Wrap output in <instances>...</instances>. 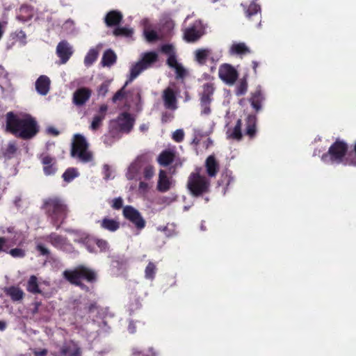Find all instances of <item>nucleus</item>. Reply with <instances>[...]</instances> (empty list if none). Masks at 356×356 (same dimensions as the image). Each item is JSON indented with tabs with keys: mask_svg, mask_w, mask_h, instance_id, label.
<instances>
[{
	"mask_svg": "<svg viewBox=\"0 0 356 356\" xmlns=\"http://www.w3.org/2000/svg\"><path fill=\"white\" fill-rule=\"evenodd\" d=\"M70 156L83 163L93 161V154L89 150V144L83 136L76 134L73 137Z\"/></svg>",
	"mask_w": 356,
	"mask_h": 356,
	"instance_id": "4",
	"label": "nucleus"
},
{
	"mask_svg": "<svg viewBox=\"0 0 356 356\" xmlns=\"http://www.w3.org/2000/svg\"><path fill=\"white\" fill-rule=\"evenodd\" d=\"M111 207L113 209L119 210L123 207V200L121 197H115L112 200V203L111 204Z\"/></svg>",
	"mask_w": 356,
	"mask_h": 356,
	"instance_id": "51",
	"label": "nucleus"
},
{
	"mask_svg": "<svg viewBox=\"0 0 356 356\" xmlns=\"http://www.w3.org/2000/svg\"><path fill=\"white\" fill-rule=\"evenodd\" d=\"M205 168L207 173L210 177H215L219 171V163L216 161L215 156H209L205 161Z\"/></svg>",
	"mask_w": 356,
	"mask_h": 356,
	"instance_id": "25",
	"label": "nucleus"
},
{
	"mask_svg": "<svg viewBox=\"0 0 356 356\" xmlns=\"http://www.w3.org/2000/svg\"><path fill=\"white\" fill-rule=\"evenodd\" d=\"M60 353L63 355L80 356L81 350V348L76 346H63L60 349Z\"/></svg>",
	"mask_w": 356,
	"mask_h": 356,
	"instance_id": "35",
	"label": "nucleus"
},
{
	"mask_svg": "<svg viewBox=\"0 0 356 356\" xmlns=\"http://www.w3.org/2000/svg\"><path fill=\"white\" fill-rule=\"evenodd\" d=\"M214 90L213 83H206L202 86V92L200 94V105L202 108V114L209 115L211 113L210 104Z\"/></svg>",
	"mask_w": 356,
	"mask_h": 356,
	"instance_id": "8",
	"label": "nucleus"
},
{
	"mask_svg": "<svg viewBox=\"0 0 356 356\" xmlns=\"http://www.w3.org/2000/svg\"><path fill=\"white\" fill-rule=\"evenodd\" d=\"M346 165L356 167V142L354 144L353 152H349L346 156Z\"/></svg>",
	"mask_w": 356,
	"mask_h": 356,
	"instance_id": "45",
	"label": "nucleus"
},
{
	"mask_svg": "<svg viewBox=\"0 0 356 356\" xmlns=\"http://www.w3.org/2000/svg\"><path fill=\"white\" fill-rule=\"evenodd\" d=\"M348 144L339 139H337L329 147L327 152L323 154L321 160L327 163H343L346 165V156L348 154Z\"/></svg>",
	"mask_w": 356,
	"mask_h": 356,
	"instance_id": "6",
	"label": "nucleus"
},
{
	"mask_svg": "<svg viewBox=\"0 0 356 356\" xmlns=\"http://www.w3.org/2000/svg\"><path fill=\"white\" fill-rule=\"evenodd\" d=\"M98 309V306L95 302H91L89 304V305L87 307V310L88 313H92L95 310Z\"/></svg>",
	"mask_w": 356,
	"mask_h": 356,
	"instance_id": "62",
	"label": "nucleus"
},
{
	"mask_svg": "<svg viewBox=\"0 0 356 356\" xmlns=\"http://www.w3.org/2000/svg\"><path fill=\"white\" fill-rule=\"evenodd\" d=\"M79 172L76 169L73 168H67L63 174L62 177L66 182L72 181L75 177H78Z\"/></svg>",
	"mask_w": 356,
	"mask_h": 356,
	"instance_id": "41",
	"label": "nucleus"
},
{
	"mask_svg": "<svg viewBox=\"0 0 356 356\" xmlns=\"http://www.w3.org/2000/svg\"><path fill=\"white\" fill-rule=\"evenodd\" d=\"M265 97L261 91V86H258L256 90L251 93L249 102L251 106L257 113L261 110V104L264 101Z\"/></svg>",
	"mask_w": 356,
	"mask_h": 356,
	"instance_id": "19",
	"label": "nucleus"
},
{
	"mask_svg": "<svg viewBox=\"0 0 356 356\" xmlns=\"http://www.w3.org/2000/svg\"><path fill=\"white\" fill-rule=\"evenodd\" d=\"M170 186L171 182L167 176L166 172L163 170H160L157 184V190L161 193H165L170 190Z\"/></svg>",
	"mask_w": 356,
	"mask_h": 356,
	"instance_id": "27",
	"label": "nucleus"
},
{
	"mask_svg": "<svg viewBox=\"0 0 356 356\" xmlns=\"http://www.w3.org/2000/svg\"><path fill=\"white\" fill-rule=\"evenodd\" d=\"M253 0L249 5L241 3L245 17L250 20H259L258 26H260L261 22V8L259 4Z\"/></svg>",
	"mask_w": 356,
	"mask_h": 356,
	"instance_id": "13",
	"label": "nucleus"
},
{
	"mask_svg": "<svg viewBox=\"0 0 356 356\" xmlns=\"http://www.w3.org/2000/svg\"><path fill=\"white\" fill-rule=\"evenodd\" d=\"M175 78L177 80H183L188 75L187 70L183 67L181 64H179L175 68Z\"/></svg>",
	"mask_w": 356,
	"mask_h": 356,
	"instance_id": "46",
	"label": "nucleus"
},
{
	"mask_svg": "<svg viewBox=\"0 0 356 356\" xmlns=\"http://www.w3.org/2000/svg\"><path fill=\"white\" fill-rule=\"evenodd\" d=\"M63 277L71 284L79 287L86 292L90 291L89 287L82 282V280L89 283L97 281L96 273L83 265H79L72 270H65L63 273Z\"/></svg>",
	"mask_w": 356,
	"mask_h": 356,
	"instance_id": "3",
	"label": "nucleus"
},
{
	"mask_svg": "<svg viewBox=\"0 0 356 356\" xmlns=\"http://www.w3.org/2000/svg\"><path fill=\"white\" fill-rule=\"evenodd\" d=\"M42 209L56 229L65 222L69 209L65 201L59 196H51L43 200Z\"/></svg>",
	"mask_w": 356,
	"mask_h": 356,
	"instance_id": "2",
	"label": "nucleus"
},
{
	"mask_svg": "<svg viewBox=\"0 0 356 356\" xmlns=\"http://www.w3.org/2000/svg\"><path fill=\"white\" fill-rule=\"evenodd\" d=\"M233 181V178L226 173L225 175L222 174L220 179L218 181L220 185L225 184L227 187L231 184Z\"/></svg>",
	"mask_w": 356,
	"mask_h": 356,
	"instance_id": "54",
	"label": "nucleus"
},
{
	"mask_svg": "<svg viewBox=\"0 0 356 356\" xmlns=\"http://www.w3.org/2000/svg\"><path fill=\"white\" fill-rule=\"evenodd\" d=\"M121 133L122 131L115 124L112 120L109 122L108 134H110L113 138L119 140L121 138Z\"/></svg>",
	"mask_w": 356,
	"mask_h": 356,
	"instance_id": "39",
	"label": "nucleus"
},
{
	"mask_svg": "<svg viewBox=\"0 0 356 356\" xmlns=\"http://www.w3.org/2000/svg\"><path fill=\"white\" fill-rule=\"evenodd\" d=\"M103 142L106 146H111L116 140L115 138H113L111 136H110L109 134H104L102 137Z\"/></svg>",
	"mask_w": 356,
	"mask_h": 356,
	"instance_id": "57",
	"label": "nucleus"
},
{
	"mask_svg": "<svg viewBox=\"0 0 356 356\" xmlns=\"http://www.w3.org/2000/svg\"><path fill=\"white\" fill-rule=\"evenodd\" d=\"M134 31L132 29H129L126 27H116L113 30V35L115 36H124V37H131L133 34Z\"/></svg>",
	"mask_w": 356,
	"mask_h": 356,
	"instance_id": "42",
	"label": "nucleus"
},
{
	"mask_svg": "<svg viewBox=\"0 0 356 356\" xmlns=\"http://www.w3.org/2000/svg\"><path fill=\"white\" fill-rule=\"evenodd\" d=\"M8 238L4 236H0V254L6 252L10 246L8 244Z\"/></svg>",
	"mask_w": 356,
	"mask_h": 356,
	"instance_id": "49",
	"label": "nucleus"
},
{
	"mask_svg": "<svg viewBox=\"0 0 356 356\" xmlns=\"http://www.w3.org/2000/svg\"><path fill=\"white\" fill-rule=\"evenodd\" d=\"M17 151V143L15 141H10L8 143L5 152L4 156L8 158H12L16 154Z\"/></svg>",
	"mask_w": 356,
	"mask_h": 356,
	"instance_id": "43",
	"label": "nucleus"
},
{
	"mask_svg": "<svg viewBox=\"0 0 356 356\" xmlns=\"http://www.w3.org/2000/svg\"><path fill=\"white\" fill-rule=\"evenodd\" d=\"M108 111V106L106 104H102L98 111V113L95 115L90 128L92 131H97L102 125V122L105 119Z\"/></svg>",
	"mask_w": 356,
	"mask_h": 356,
	"instance_id": "20",
	"label": "nucleus"
},
{
	"mask_svg": "<svg viewBox=\"0 0 356 356\" xmlns=\"http://www.w3.org/2000/svg\"><path fill=\"white\" fill-rule=\"evenodd\" d=\"M242 120L238 119L233 129H229L227 131L228 138H231L237 141L241 140L243 138L242 134Z\"/></svg>",
	"mask_w": 356,
	"mask_h": 356,
	"instance_id": "28",
	"label": "nucleus"
},
{
	"mask_svg": "<svg viewBox=\"0 0 356 356\" xmlns=\"http://www.w3.org/2000/svg\"><path fill=\"white\" fill-rule=\"evenodd\" d=\"M123 18L121 12L118 10L109 11L104 17V22L108 27L115 26L120 24Z\"/></svg>",
	"mask_w": 356,
	"mask_h": 356,
	"instance_id": "24",
	"label": "nucleus"
},
{
	"mask_svg": "<svg viewBox=\"0 0 356 356\" xmlns=\"http://www.w3.org/2000/svg\"><path fill=\"white\" fill-rule=\"evenodd\" d=\"M158 59V55L154 51H149L145 53L139 61L143 63V65L146 66V69L149 67L152 64L155 63Z\"/></svg>",
	"mask_w": 356,
	"mask_h": 356,
	"instance_id": "34",
	"label": "nucleus"
},
{
	"mask_svg": "<svg viewBox=\"0 0 356 356\" xmlns=\"http://www.w3.org/2000/svg\"><path fill=\"white\" fill-rule=\"evenodd\" d=\"M157 267L155 263L149 261L145 269V277L153 280L155 278Z\"/></svg>",
	"mask_w": 356,
	"mask_h": 356,
	"instance_id": "37",
	"label": "nucleus"
},
{
	"mask_svg": "<svg viewBox=\"0 0 356 356\" xmlns=\"http://www.w3.org/2000/svg\"><path fill=\"white\" fill-rule=\"evenodd\" d=\"M6 131L23 140L33 138L39 132L37 121L31 115L19 118L10 111L6 115Z\"/></svg>",
	"mask_w": 356,
	"mask_h": 356,
	"instance_id": "1",
	"label": "nucleus"
},
{
	"mask_svg": "<svg viewBox=\"0 0 356 356\" xmlns=\"http://www.w3.org/2000/svg\"><path fill=\"white\" fill-rule=\"evenodd\" d=\"M162 99L165 108L172 111L177 108L176 94L174 90L170 87L166 88L163 91Z\"/></svg>",
	"mask_w": 356,
	"mask_h": 356,
	"instance_id": "17",
	"label": "nucleus"
},
{
	"mask_svg": "<svg viewBox=\"0 0 356 356\" xmlns=\"http://www.w3.org/2000/svg\"><path fill=\"white\" fill-rule=\"evenodd\" d=\"M45 240L58 250H65L68 246H71V244L68 243L66 237L55 232H52L47 235L45 237Z\"/></svg>",
	"mask_w": 356,
	"mask_h": 356,
	"instance_id": "16",
	"label": "nucleus"
},
{
	"mask_svg": "<svg viewBox=\"0 0 356 356\" xmlns=\"http://www.w3.org/2000/svg\"><path fill=\"white\" fill-rule=\"evenodd\" d=\"M184 138V132L182 129H177L172 134V139L177 143H181Z\"/></svg>",
	"mask_w": 356,
	"mask_h": 356,
	"instance_id": "53",
	"label": "nucleus"
},
{
	"mask_svg": "<svg viewBox=\"0 0 356 356\" xmlns=\"http://www.w3.org/2000/svg\"><path fill=\"white\" fill-rule=\"evenodd\" d=\"M74 53L73 47L67 40H61L56 47V54L60 58V64H65Z\"/></svg>",
	"mask_w": 356,
	"mask_h": 356,
	"instance_id": "15",
	"label": "nucleus"
},
{
	"mask_svg": "<svg viewBox=\"0 0 356 356\" xmlns=\"http://www.w3.org/2000/svg\"><path fill=\"white\" fill-rule=\"evenodd\" d=\"M117 60V56L111 49H107L104 51L101 63L104 67H110L113 65Z\"/></svg>",
	"mask_w": 356,
	"mask_h": 356,
	"instance_id": "30",
	"label": "nucleus"
},
{
	"mask_svg": "<svg viewBox=\"0 0 356 356\" xmlns=\"http://www.w3.org/2000/svg\"><path fill=\"white\" fill-rule=\"evenodd\" d=\"M167 64L169 67L173 69L180 64L177 62L175 54H172L168 56L167 59Z\"/></svg>",
	"mask_w": 356,
	"mask_h": 356,
	"instance_id": "56",
	"label": "nucleus"
},
{
	"mask_svg": "<svg viewBox=\"0 0 356 356\" xmlns=\"http://www.w3.org/2000/svg\"><path fill=\"white\" fill-rule=\"evenodd\" d=\"M5 293L15 302L22 300L24 296V291L19 287L15 286L6 288Z\"/></svg>",
	"mask_w": 356,
	"mask_h": 356,
	"instance_id": "29",
	"label": "nucleus"
},
{
	"mask_svg": "<svg viewBox=\"0 0 356 356\" xmlns=\"http://www.w3.org/2000/svg\"><path fill=\"white\" fill-rule=\"evenodd\" d=\"M145 70H146V66L143 65V63L140 61L132 65L130 70L129 78L126 81L125 86H127L129 83L134 81Z\"/></svg>",
	"mask_w": 356,
	"mask_h": 356,
	"instance_id": "32",
	"label": "nucleus"
},
{
	"mask_svg": "<svg viewBox=\"0 0 356 356\" xmlns=\"http://www.w3.org/2000/svg\"><path fill=\"white\" fill-rule=\"evenodd\" d=\"M124 218L131 222L138 230H142L146 226V221L141 213L134 207L127 205L122 210Z\"/></svg>",
	"mask_w": 356,
	"mask_h": 356,
	"instance_id": "7",
	"label": "nucleus"
},
{
	"mask_svg": "<svg viewBox=\"0 0 356 356\" xmlns=\"http://www.w3.org/2000/svg\"><path fill=\"white\" fill-rule=\"evenodd\" d=\"M211 51L209 49H198L195 52V60L201 65L206 63Z\"/></svg>",
	"mask_w": 356,
	"mask_h": 356,
	"instance_id": "33",
	"label": "nucleus"
},
{
	"mask_svg": "<svg viewBox=\"0 0 356 356\" xmlns=\"http://www.w3.org/2000/svg\"><path fill=\"white\" fill-rule=\"evenodd\" d=\"M35 249L42 256H48L50 254L49 250L43 244H37Z\"/></svg>",
	"mask_w": 356,
	"mask_h": 356,
	"instance_id": "58",
	"label": "nucleus"
},
{
	"mask_svg": "<svg viewBox=\"0 0 356 356\" xmlns=\"http://www.w3.org/2000/svg\"><path fill=\"white\" fill-rule=\"evenodd\" d=\"M174 26V22L170 19H168L165 21L164 24H163V29H166L167 31L169 32L173 29Z\"/></svg>",
	"mask_w": 356,
	"mask_h": 356,
	"instance_id": "61",
	"label": "nucleus"
},
{
	"mask_svg": "<svg viewBox=\"0 0 356 356\" xmlns=\"http://www.w3.org/2000/svg\"><path fill=\"white\" fill-rule=\"evenodd\" d=\"M42 165L43 172L46 176H51L56 174L57 168L56 159L48 154H42L39 157Z\"/></svg>",
	"mask_w": 356,
	"mask_h": 356,
	"instance_id": "14",
	"label": "nucleus"
},
{
	"mask_svg": "<svg viewBox=\"0 0 356 356\" xmlns=\"http://www.w3.org/2000/svg\"><path fill=\"white\" fill-rule=\"evenodd\" d=\"M132 356H157L153 348H149L147 352L140 350L138 348L134 347L131 349Z\"/></svg>",
	"mask_w": 356,
	"mask_h": 356,
	"instance_id": "40",
	"label": "nucleus"
},
{
	"mask_svg": "<svg viewBox=\"0 0 356 356\" xmlns=\"http://www.w3.org/2000/svg\"><path fill=\"white\" fill-rule=\"evenodd\" d=\"M26 291L33 294H42V292L39 287L38 278L35 275H31L26 284Z\"/></svg>",
	"mask_w": 356,
	"mask_h": 356,
	"instance_id": "31",
	"label": "nucleus"
},
{
	"mask_svg": "<svg viewBox=\"0 0 356 356\" xmlns=\"http://www.w3.org/2000/svg\"><path fill=\"white\" fill-rule=\"evenodd\" d=\"M175 157L176 152L174 149H166L159 154L156 161L161 166L166 167L174 163Z\"/></svg>",
	"mask_w": 356,
	"mask_h": 356,
	"instance_id": "18",
	"label": "nucleus"
},
{
	"mask_svg": "<svg viewBox=\"0 0 356 356\" xmlns=\"http://www.w3.org/2000/svg\"><path fill=\"white\" fill-rule=\"evenodd\" d=\"M248 81L245 77L240 79L238 85L236 86L235 94L236 96L244 95L248 91Z\"/></svg>",
	"mask_w": 356,
	"mask_h": 356,
	"instance_id": "38",
	"label": "nucleus"
},
{
	"mask_svg": "<svg viewBox=\"0 0 356 356\" xmlns=\"http://www.w3.org/2000/svg\"><path fill=\"white\" fill-rule=\"evenodd\" d=\"M94 238H87L85 240V245L86 248L90 252H96L93 245H95V243L92 242Z\"/></svg>",
	"mask_w": 356,
	"mask_h": 356,
	"instance_id": "59",
	"label": "nucleus"
},
{
	"mask_svg": "<svg viewBox=\"0 0 356 356\" xmlns=\"http://www.w3.org/2000/svg\"><path fill=\"white\" fill-rule=\"evenodd\" d=\"M47 132L53 136H56L59 134V131L56 129H55L52 127H50L47 129Z\"/></svg>",
	"mask_w": 356,
	"mask_h": 356,
	"instance_id": "64",
	"label": "nucleus"
},
{
	"mask_svg": "<svg viewBox=\"0 0 356 356\" xmlns=\"http://www.w3.org/2000/svg\"><path fill=\"white\" fill-rule=\"evenodd\" d=\"M100 227L104 230L111 232H115L120 229V223L116 219H111L108 217H104L97 222Z\"/></svg>",
	"mask_w": 356,
	"mask_h": 356,
	"instance_id": "23",
	"label": "nucleus"
},
{
	"mask_svg": "<svg viewBox=\"0 0 356 356\" xmlns=\"http://www.w3.org/2000/svg\"><path fill=\"white\" fill-rule=\"evenodd\" d=\"M108 88H109V82L108 81L103 82L99 86V88L97 89L98 95L104 97L108 91Z\"/></svg>",
	"mask_w": 356,
	"mask_h": 356,
	"instance_id": "50",
	"label": "nucleus"
},
{
	"mask_svg": "<svg viewBox=\"0 0 356 356\" xmlns=\"http://www.w3.org/2000/svg\"><path fill=\"white\" fill-rule=\"evenodd\" d=\"M145 35L147 40L149 42L156 41L159 38L156 32L154 30L145 31Z\"/></svg>",
	"mask_w": 356,
	"mask_h": 356,
	"instance_id": "55",
	"label": "nucleus"
},
{
	"mask_svg": "<svg viewBox=\"0 0 356 356\" xmlns=\"http://www.w3.org/2000/svg\"><path fill=\"white\" fill-rule=\"evenodd\" d=\"M112 120L124 134H129L135 124V118L127 112L121 113L115 119Z\"/></svg>",
	"mask_w": 356,
	"mask_h": 356,
	"instance_id": "11",
	"label": "nucleus"
},
{
	"mask_svg": "<svg viewBox=\"0 0 356 356\" xmlns=\"http://www.w3.org/2000/svg\"><path fill=\"white\" fill-rule=\"evenodd\" d=\"M92 242L95 243V245L99 249L100 252H106L109 250V244L106 240L102 238H94Z\"/></svg>",
	"mask_w": 356,
	"mask_h": 356,
	"instance_id": "44",
	"label": "nucleus"
},
{
	"mask_svg": "<svg viewBox=\"0 0 356 356\" xmlns=\"http://www.w3.org/2000/svg\"><path fill=\"white\" fill-rule=\"evenodd\" d=\"M99 51L97 49L92 48L87 53L84 58V64L86 66L89 67L92 65L97 59Z\"/></svg>",
	"mask_w": 356,
	"mask_h": 356,
	"instance_id": "36",
	"label": "nucleus"
},
{
	"mask_svg": "<svg viewBox=\"0 0 356 356\" xmlns=\"http://www.w3.org/2000/svg\"><path fill=\"white\" fill-rule=\"evenodd\" d=\"M51 81L46 75L40 76L35 81V90L41 95H46L50 89Z\"/></svg>",
	"mask_w": 356,
	"mask_h": 356,
	"instance_id": "22",
	"label": "nucleus"
},
{
	"mask_svg": "<svg viewBox=\"0 0 356 356\" xmlns=\"http://www.w3.org/2000/svg\"><path fill=\"white\" fill-rule=\"evenodd\" d=\"M186 186L191 195L197 197L209 193L211 182L207 177L200 174V170H196L188 176Z\"/></svg>",
	"mask_w": 356,
	"mask_h": 356,
	"instance_id": "5",
	"label": "nucleus"
},
{
	"mask_svg": "<svg viewBox=\"0 0 356 356\" xmlns=\"http://www.w3.org/2000/svg\"><path fill=\"white\" fill-rule=\"evenodd\" d=\"M92 90L87 87L78 88L72 95V104L76 107L83 106L92 96Z\"/></svg>",
	"mask_w": 356,
	"mask_h": 356,
	"instance_id": "12",
	"label": "nucleus"
},
{
	"mask_svg": "<svg viewBox=\"0 0 356 356\" xmlns=\"http://www.w3.org/2000/svg\"><path fill=\"white\" fill-rule=\"evenodd\" d=\"M257 118L255 115L250 114L245 119V134L250 139L255 137L257 134Z\"/></svg>",
	"mask_w": 356,
	"mask_h": 356,
	"instance_id": "21",
	"label": "nucleus"
},
{
	"mask_svg": "<svg viewBox=\"0 0 356 356\" xmlns=\"http://www.w3.org/2000/svg\"><path fill=\"white\" fill-rule=\"evenodd\" d=\"M128 331L131 334H134L136 331V327L133 321H131L129 323Z\"/></svg>",
	"mask_w": 356,
	"mask_h": 356,
	"instance_id": "63",
	"label": "nucleus"
},
{
	"mask_svg": "<svg viewBox=\"0 0 356 356\" xmlns=\"http://www.w3.org/2000/svg\"><path fill=\"white\" fill-rule=\"evenodd\" d=\"M126 86H127L124 85L120 90L117 91L115 93V95L113 96L112 101L114 103L117 102L118 101L122 100L124 97V95H125L124 88Z\"/></svg>",
	"mask_w": 356,
	"mask_h": 356,
	"instance_id": "52",
	"label": "nucleus"
},
{
	"mask_svg": "<svg viewBox=\"0 0 356 356\" xmlns=\"http://www.w3.org/2000/svg\"><path fill=\"white\" fill-rule=\"evenodd\" d=\"M161 51L163 53H164L165 54H168L169 56L172 54H175L174 48L172 44H163L161 47Z\"/></svg>",
	"mask_w": 356,
	"mask_h": 356,
	"instance_id": "60",
	"label": "nucleus"
},
{
	"mask_svg": "<svg viewBox=\"0 0 356 356\" xmlns=\"http://www.w3.org/2000/svg\"><path fill=\"white\" fill-rule=\"evenodd\" d=\"M218 76L227 84L233 85L238 77V73L232 65L224 63L219 67Z\"/></svg>",
	"mask_w": 356,
	"mask_h": 356,
	"instance_id": "10",
	"label": "nucleus"
},
{
	"mask_svg": "<svg viewBox=\"0 0 356 356\" xmlns=\"http://www.w3.org/2000/svg\"><path fill=\"white\" fill-rule=\"evenodd\" d=\"M204 34V26L200 20L195 21L185 29L184 38L188 42L197 41Z\"/></svg>",
	"mask_w": 356,
	"mask_h": 356,
	"instance_id": "9",
	"label": "nucleus"
},
{
	"mask_svg": "<svg viewBox=\"0 0 356 356\" xmlns=\"http://www.w3.org/2000/svg\"><path fill=\"white\" fill-rule=\"evenodd\" d=\"M6 253L9 254L10 256H12L14 258H23L26 255L25 250L22 248H13V249H8V252Z\"/></svg>",
	"mask_w": 356,
	"mask_h": 356,
	"instance_id": "47",
	"label": "nucleus"
},
{
	"mask_svg": "<svg viewBox=\"0 0 356 356\" xmlns=\"http://www.w3.org/2000/svg\"><path fill=\"white\" fill-rule=\"evenodd\" d=\"M230 55L244 56L251 53L250 49L244 42H234L229 48Z\"/></svg>",
	"mask_w": 356,
	"mask_h": 356,
	"instance_id": "26",
	"label": "nucleus"
},
{
	"mask_svg": "<svg viewBox=\"0 0 356 356\" xmlns=\"http://www.w3.org/2000/svg\"><path fill=\"white\" fill-rule=\"evenodd\" d=\"M154 175V168L151 165H147L145 167L143 170V176L145 179H150Z\"/></svg>",
	"mask_w": 356,
	"mask_h": 356,
	"instance_id": "48",
	"label": "nucleus"
}]
</instances>
